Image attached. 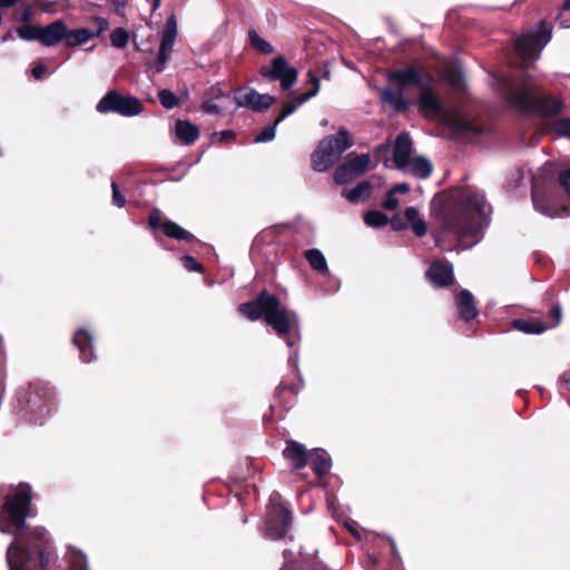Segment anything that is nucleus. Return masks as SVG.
Segmentation results:
<instances>
[{
    "instance_id": "obj_35",
    "label": "nucleus",
    "mask_w": 570,
    "mask_h": 570,
    "mask_svg": "<svg viewBox=\"0 0 570 570\" xmlns=\"http://www.w3.org/2000/svg\"><path fill=\"white\" fill-rule=\"evenodd\" d=\"M249 39L252 46L262 53L269 55L274 51L272 45L266 40L262 39L255 30L249 31Z\"/></svg>"
},
{
    "instance_id": "obj_59",
    "label": "nucleus",
    "mask_w": 570,
    "mask_h": 570,
    "mask_svg": "<svg viewBox=\"0 0 570 570\" xmlns=\"http://www.w3.org/2000/svg\"><path fill=\"white\" fill-rule=\"evenodd\" d=\"M32 17V11L29 7H26L23 12H22V16H21V20L23 21H29Z\"/></svg>"
},
{
    "instance_id": "obj_54",
    "label": "nucleus",
    "mask_w": 570,
    "mask_h": 570,
    "mask_svg": "<svg viewBox=\"0 0 570 570\" xmlns=\"http://www.w3.org/2000/svg\"><path fill=\"white\" fill-rule=\"evenodd\" d=\"M390 151V144H381L374 148V156L380 157L381 155H386Z\"/></svg>"
},
{
    "instance_id": "obj_62",
    "label": "nucleus",
    "mask_w": 570,
    "mask_h": 570,
    "mask_svg": "<svg viewBox=\"0 0 570 570\" xmlns=\"http://www.w3.org/2000/svg\"><path fill=\"white\" fill-rule=\"evenodd\" d=\"M346 527H347L348 531H350L354 537L360 538V534H358V532H357L356 528H355L353 524H351V523H346Z\"/></svg>"
},
{
    "instance_id": "obj_49",
    "label": "nucleus",
    "mask_w": 570,
    "mask_h": 570,
    "mask_svg": "<svg viewBox=\"0 0 570 570\" xmlns=\"http://www.w3.org/2000/svg\"><path fill=\"white\" fill-rule=\"evenodd\" d=\"M560 185L566 189V191L570 195V168L562 170L559 174Z\"/></svg>"
},
{
    "instance_id": "obj_27",
    "label": "nucleus",
    "mask_w": 570,
    "mask_h": 570,
    "mask_svg": "<svg viewBox=\"0 0 570 570\" xmlns=\"http://www.w3.org/2000/svg\"><path fill=\"white\" fill-rule=\"evenodd\" d=\"M532 202L534 208L548 217L560 215L559 212L551 206L550 202H546V199L540 195L537 184H533L532 186Z\"/></svg>"
},
{
    "instance_id": "obj_9",
    "label": "nucleus",
    "mask_w": 570,
    "mask_h": 570,
    "mask_svg": "<svg viewBox=\"0 0 570 570\" xmlns=\"http://www.w3.org/2000/svg\"><path fill=\"white\" fill-rule=\"evenodd\" d=\"M292 525V513L282 501L278 493L274 492L269 498L266 519V533L273 540L283 539Z\"/></svg>"
},
{
    "instance_id": "obj_53",
    "label": "nucleus",
    "mask_w": 570,
    "mask_h": 570,
    "mask_svg": "<svg viewBox=\"0 0 570 570\" xmlns=\"http://www.w3.org/2000/svg\"><path fill=\"white\" fill-rule=\"evenodd\" d=\"M558 22L561 28H570V11L563 13V10L561 9L558 16Z\"/></svg>"
},
{
    "instance_id": "obj_45",
    "label": "nucleus",
    "mask_w": 570,
    "mask_h": 570,
    "mask_svg": "<svg viewBox=\"0 0 570 570\" xmlns=\"http://www.w3.org/2000/svg\"><path fill=\"white\" fill-rule=\"evenodd\" d=\"M111 187H112V204L119 208L124 207V205L126 203L125 197L119 191L118 186L115 181L111 183Z\"/></svg>"
},
{
    "instance_id": "obj_6",
    "label": "nucleus",
    "mask_w": 570,
    "mask_h": 570,
    "mask_svg": "<svg viewBox=\"0 0 570 570\" xmlns=\"http://www.w3.org/2000/svg\"><path fill=\"white\" fill-rule=\"evenodd\" d=\"M31 488L28 484H20L14 493L8 497L0 510V531L9 533L10 528L20 530L24 527L31 503Z\"/></svg>"
},
{
    "instance_id": "obj_18",
    "label": "nucleus",
    "mask_w": 570,
    "mask_h": 570,
    "mask_svg": "<svg viewBox=\"0 0 570 570\" xmlns=\"http://www.w3.org/2000/svg\"><path fill=\"white\" fill-rule=\"evenodd\" d=\"M283 455L295 470L303 469L308 461V453L305 446L293 440L286 442Z\"/></svg>"
},
{
    "instance_id": "obj_22",
    "label": "nucleus",
    "mask_w": 570,
    "mask_h": 570,
    "mask_svg": "<svg viewBox=\"0 0 570 570\" xmlns=\"http://www.w3.org/2000/svg\"><path fill=\"white\" fill-rule=\"evenodd\" d=\"M176 137L183 145H191L199 137V129L188 120H177L175 124Z\"/></svg>"
},
{
    "instance_id": "obj_33",
    "label": "nucleus",
    "mask_w": 570,
    "mask_h": 570,
    "mask_svg": "<svg viewBox=\"0 0 570 570\" xmlns=\"http://www.w3.org/2000/svg\"><path fill=\"white\" fill-rule=\"evenodd\" d=\"M18 36L26 41L37 40L40 42L41 26L23 24L17 29Z\"/></svg>"
},
{
    "instance_id": "obj_31",
    "label": "nucleus",
    "mask_w": 570,
    "mask_h": 570,
    "mask_svg": "<svg viewBox=\"0 0 570 570\" xmlns=\"http://www.w3.org/2000/svg\"><path fill=\"white\" fill-rule=\"evenodd\" d=\"M305 257L308 261L309 265L316 272H327V264L323 253L320 249L313 248L305 252Z\"/></svg>"
},
{
    "instance_id": "obj_10",
    "label": "nucleus",
    "mask_w": 570,
    "mask_h": 570,
    "mask_svg": "<svg viewBox=\"0 0 570 570\" xmlns=\"http://www.w3.org/2000/svg\"><path fill=\"white\" fill-rule=\"evenodd\" d=\"M100 114L116 112L122 117H134L142 112L140 100L132 96H124L117 90H109L97 104Z\"/></svg>"
},
{
    "instance_id": "obj_40",
    "label": "nucleus",
    "mask_w": 570,
    "mask_h": 570,
    "mask_svg": "<svg viewBox=\"0 0 570 570\" xmlns=\"http://www.w3.org/2000/svg\"><path fill=\"white\" fill-rule=\"evenodd\" d=\"M229 107L228 104L226 102H223L222 104H218L216 102V100L214 99H207L206 101L203 102L202 105V109L207 112V114H212V115H219L222 114L225 109H227Z\"/></svg>"
},
{
    "instance_id": "obj_24",
    "label": "nucleus",
    "mask_w": 570,
    "mask_h": 570,
    "mask_svg": "<svg viewBox=\"0 0 570 570\" xmlns=\"http://www.w3.org/2000/svg\"><path fill=\"white\" fill-rule=\"evenodd\" d=\"M309 464L313 471L318 475H325L332 466L328 453L322 449H315L308 454Z\"/></svg>"
},
{
    "instance_id": "obj_38",
    "label": "nucleus",
    "mask_w": 570,
    "mask_h": 570,
    "mask_svg": "<svg viewBox=\"0 0 570 570\" xmlns=\"http://www.w3.org/2000/svg\"><path fill=\"white\" fill-rule=\"evenodd\" d=\"M128 40L129 33L124 28H116L110 35L111 45L118 49L125 48Z\"/></svg>"
},
{
    "instance_id": "obj_8",
    "label": "nucleus",
    "mask_w": 570,
    "mask_h": 570,
    "mask_svg": "<svg viewBox=\"0 0 570 570\" xmlns=\"http://www.w3.org/2000/svg\"><path fill=\"white\" fill-rule=\"evenodd\" d=\"M552 28L544 21L538 29L521 35L515 42V49L524 63L539 59L541 51L551 40Z\"/></svg>"
},
{
    "instance_id": "obj_55",
    "label": "nucleus",
    "mask_w": 570,
    "mask_h": 570,
    "mask_svg": "<svg viewBox=\"0 0 570 570\" xmlns=\"http://www.w3.org/2000/svg\"><path fill=\"white\" fill-rule=\"evenodd\" d=\"M391 190L394 194H396V193L406 194L410 191V185L406 183L396 184Z\"/></svg>"
},
{
    "instance_id": "obj_60",
    "label": "nucleus",
    "mask_w": 570,
    "mask_h": 570,
    "mask_svg": "<svg viewBox=\"0 0 570 570\" xmlns=\"http://www.w3.org/2000/svg\"><path fill=\"white\" fill-rule=\"evenodd\" d=\"M19 0H0V7L10 8L13 7Z\"/></svg>"
},
{
    "instance_id": "obj_19",
    "label": "nucleus",
    "mask_w": 570,
    "mask_h": 570,
    "mask_svg": "<svg viewBox=\"0 0 570 570\" xmlns=\"http://www.w3.org/2000/svg\"><path fill=\"white\" fill-rule=\"evenodd\" d=\"M432 164L429 159L424 157H414L411 158L405 165L399 170L404 175H412L420 179L428 178L432 173Z\"/></svg>"
},
{
    "instance_id": "obj_28",
    "label": "nucleus",
    "mask_w": 570,
    "mask_h": 570,
    "mask_svg": "<svg viewBox=\"0 0 570 570\" xmlns=\"http://www.w3.org/2000/svg\"><path fill=\"white\" fill-rule=\"evenodd\" d=\"M370 163L371 157L368 154H350L347 161H345V164L350 167L351 170L354 171V174H356V176L364 174L368 169Z\"/></svg>"
},
{
    "instance_id": "obj_20",
    "label": "nucleus",
    "mask_w": 570,
    "mask_h": 570,
    "mask_svg": "<svg viewBox=\"0 0 570 570\" xmlns=\"http://www.w3.org/2000/svg\"><path fill=\"white\" fill-rule=\"evenodd\" d=\"M455 304L464 321H472L478 316L475 301L470 291L461 289L456 295Z\"/></svg>"
},
{
    "instance_id": "obj_25",
    "label": "nucleus",
    "mask_w": 570,
    "mask_h": 570,
    "mask_svg": "<svg viewBox=\"0 0 570 570\" xmlns=\"http://www.w3.org/2000/svg\"><path fill=\"white\" fill-rule=\"evenodd\" d=\"M372 188V184L368 180H363L353 188L344 189L342 196L350 203L357 204L370 198Z\"/></svg>"
},
{
    "instance_id": "obj_46",
    "label": "nucleus",
    "mask_w": 570,
    "mask_h": 570,
    "mask_svg": "<svg viewBox=\"0 0 570 570\" xmlns=\"http://www.w3.org/2000/svg\"><path fill=\"white\" fill-rule=\"evenodd\" d=\"M410 225L412 227L413 233L417 237L424 236L428 232V226H426L425 222L421 218L419 220L411 223Z\"/></svg>"
},
{
    "instance_id": "obj_63",
    "label": "nucleus",
    "mask_w": 570,
    "mask_h": 570,
    "mask_svg": "<svg viewBox=\"0 0 570 570\" xmlns=\"http://www.w3.org/2000/svg\"><path fill=\"white\" fill-rule=\"evenodd\" d=\"M561 8L563 10V13L570 12V0H564Z\"/></svg>"
},
{
    "instance_id": "obj_37",
    "label": "nucleus",
    "mask_w": 570,
    "mask_h": 570,
    "mask_svg": "<svg viewBox=\"0 0 570 570\" xmlns=\"http://www.w3.org/2000/svg\"><path fill=\"white\" fill-rule=\"evenodd\" d=\"M158 99L161 106L166 109H173L179 105L177 96L168 89H161L158 92Z\"/></svg>"
},
{
    "instance_id": "obj_34",
    "label": "nucleus",
    "mask_w": 570,
    "mask_h": 570,
    "mask_svg": "<svg viewBox=\"0 0 570 570\" xmlns=\"http://www.w3.org/2000/svg\"><path fill=\"white\" fill-rule=\"evenodd\" d=\"M364 222L370 227H382L387 224L389 219L382 212L371 210L365 214Z\"/></svg>"
},
{
    "instance_id": "obj_3",
    "label": "nucleus",
    "mask_w": 570,
    "mask_h": 570,
    "mask_svg": "<svg viewBox=\"0 0 570 570\" xmlns=\"http://www.w3.org/2000/svg\"><path fill=\"white\" fill-rule=\"evenodd\" d=\"M7 561L10 570H50L57 554L48 532L37 528L26 538H14L7 550Z\"/></svg>"
},
{
    "instance_id": "obj_50",
    "label": "nucleus",
    "mask_w": 570,
    "mask_h": 570,
    "mask_svg": "<svg viewBox=\"0 0 570 570\" xmlns=\"http://www.w3.org/2000/svg\"><path fill=\"white\" fill-rule=\"evenodd\" d=\"M391 226L394 230H403L407 227V223L400 215H395L391 219Z\"/></svg>"
},
{
    "instance_id": "obj_5",
    "label": "nucleus",
    "mask_w": 570,
    "mask_h": 570,
    "mask_svg": "<svg viewBox=\"0 0 570 570\" xmlns=\"http://www.w3.org/2000/svg\"><path fill=\"white\" fill-rule=\"evenodd\" d=\"M508 100L518 110L541 118L554 117L561 114L564 108L563 100L542 90L537 81L531 78H527L523 83L510 88Z\"/></svg>"
},
{
    "instance_id": "obj_41",
    "label": "nucleus",
    "mask_w": 570,
    "mask_h": 570,
    "mask_svg": "<svg viewBox=\"0 0 570 570\" xmlns=\"http://www.w3.org/2000/svg\"><path fill=\"white\" fill-rule=\"evenodd\" d=\"M277 125L276 124V120L274 121V124L272 125H268L266 126L255 138H254V142L255 144H259V142H267V141H272L274 138H275V135H276V128H277Z\"/></svg>"
},
{
    "instance_id": "obj_30",
    "label": "nucleus",
    "mask_w": 570,
    "mask_h": 570,
    "mask_svg": "<svg viewBox=\"0 0 570 570\" xmlns=\"http://www.w3.org/2000/svg\"><path fill=\"white\" fill-rule=\"evenodd\" d=\"M68 570H89L87 557L76 548H69L67 552Z\"/></svg>"
},
{
    "instance_id": "obj_39",
    "label": "nucleus",
    "mask_w": 570,
    "mask_h": 570,
    "mask_svg": "<svg viewBox=\"0 0 570 570\" xmlns=\"http://www.w3.org/2000/svg\"><path fill=\"white\" fill-rule=\"evenodd\" d=\"M550 128L557 135L570 138V118L554 120Z\"/></svg>"
},
{
    "instance_id": "obj_32",
    "label": "nucleus",
    "mask_w": 570,
    "mask_h": 570,
    "mask_svg": "<svg viewBox=\"0 0 570 570\" xmlns=\"http://www.w3.org/2000/svg\"><path fill=\"white\" fill-rule=\"evenodd\" d=\"M513 325L517 330L528 334H540L547 330V326L538 322L515 320Z\"/></svg>"
},
{
    "instance_id": "obj_7",
    "label": "nucleus",
    "mask_w": 570,
    "mask_h": 570,
    "mask_svg": "<svg viewBox=\"0 0 570 570\" xmlns=\"http://www.w3.org/2000/svg\"><path fill=\"white\" fill-rule=\"evenodd\" d=\"M353 145L346 129H340L336 135H331L321 140L317 149L312 155V167L322 173L334 165L342 154Z\"/></svg>"
},
{
    "instance_id": "obj_11",
    "label": "nucleus",
    "mask_w": 570,
    "mask_h": 570,
    "mask_svg": "<svg viewBox=\"0 0 570 570\" xmlns=\"http://www.w3.org/2000/svg\"><path fill=\"white\" fill-rule=\"evenodd\" d=\"M259 73L264 78L278 80L283 90H291L298 77L297 69L289 66L283 56L274 58L269 66H263Z\"/></svg>"
},
{
    "instance_id": "obj_61",
    "label": "nucleus",
    "mask_w": 570,
    "mask_h": 570,
    "mask_svg": "<svg viewBox=\"0 0 570 570\" xmlns=\"http://www.w3.org/2000/svg\"><path fill=\"white\" fill-rule=\"evenodd\" d=\"M561 381L564 383L567 387L570 386V372H566L561 376Z\"/></svg>"
},
{
    "instance_id": "obj_23",
    "label": "nucleus",
    "mask_w": 570,
    "mask_h": 570,
    "mask_svg": "<svg viewBox=\"0 0 570 570\" xmlns=\"http://www.w3.org/2000/svg\"><path fill=\"white\" fill-rule=\"evenodd\" d=\"M442 79L453 90L461 91L464 88L463 72L459 66L453 62L444 65L442 70Z\"/></svg>"
},
{
    "instance_id": "obj_56",
    "label": "nucleus",
    "mask_w": 570,
    "mask_h": 570,
    "mask_svg": "<svg viewBox=\"0 0 570 570\" xmlns=\"http://www.w3.org/2000/svg\"><path fill=\"white\" fill-rule=\"evenodd\" d=\"M149 225L151 228L157 229L160 226L159 213L155 212L149 217Z\"/></svg>"
},
{
    "instance_id": "obj_51",
    "label": "nucleus",
    "mask_w": 570,
    "mask_h": 570,
    "mask_svg": "<svg viewBox=\"0 0 570 570\" xmlns=\"http://www.w3.org/2000/svg\"><path fill=\"white\" fill-rule=\"evenodd\" d=\"M404 216L409 224L420 219L417 209L412 206L405 208Z\"/></svg>"
},
{
    "instance_id": "obj_36",
    "label": "nucleus",
    "mask_w": 570,
    "mask_h": 570,
    "mask_svg": "<svg viewBox=\"0 0 570 570\" xmlns=\"http://www.w3.org/2000/svg\"><path fill=\"white\" fill-rule=\"evenodd\" d=\"M354 177H356V174L345 163L338 166L334 173V180L338 185L347 184Z\"/></svg>"
},
{
    "instance_id": "obj_14",
    "label": "nucleus",
    "mask_w": 570,
    "mask_h": 570,
    "mask_svg": "<svg viewBox=\"0 0 570 570\" xmlns=\"http://www.w3.org/2000/svg\"><path fill=\"white\" fill-rule=\"evenodd\" d=\"M307 85H311L312 88L306 92L295 96L291 101L286 102L283 107L282 112L276 118V124L282 122L286 117L292 115L298 107L305 104L311 98L315 97L320 91V79L316 75L313 73L312 70L307 72Z\"/></svg>"
},
{
    "instance_id": "obj_2",
    "label": "nucleus",
    "mask_w": 570,
    "mask_h": 570,
    "mask_svg": "<svg viewBox=\"0 0 570 570\" xmlns=\"http://www.w3.org/2000/svg\"><path fill=\"white\" fill-rule=\"evenodd\" d=\"M491 213V205L482 191L466 189L460 203L443 208L438 214V219L442 233L455 237L460 248L466 249L483 238V232L490 225Z\"/></svg>"
},
{
    "instance_id": "obj_17",
    "label": "nucleus",
    "mask_w": 570,
    "mask_h": 570,
    "mask_svg": "<svg viewBox=\"0 0 570 570\" xmlns=\"http://www.w3.org/2000/svg\"><path fill=\"white\" fill-rule=\"evenodd\" d=\"M67 36V26L62 20H56L46 27H41L40 42L46 47L59 43Z\"/></svg>"
},
{
    "instance_id": "obj_4",
    "label": "nucleus",
    "mask_w": 570,
    "mask_h": 570,
    "mask_svg": "<svg viewBox=\"0 0 570 570\" xmlns=\"http://www.w3.org/2000/svg\"><path fill=\"white\" fill-rule=\"evenodd\" d=\"M238 311L250 321L264 316L266 323L286 342L287 346L293 347L294 342L287 335L292 332L298 333V317L295 312L284 307L275 295L264 291L255 301L239 304Z\"/></svg>"
},
{
    "instance_id": "obj_13",
    "label": "nucleus",
    "mask_w": 570,
    "mask_h": 570,
    "mask_svg": "<svg viewBox=\"0 0 570 570\" xmlns=\"http://www.w3.org/2000/svg\"><path fill=\"white\" fill-rule=\"evenodd\" d=\"M177 37V20L175 14H170L167 18L165 29L163 31L159 52L157 57V66L156 71L160 72L164 69V66L168 59V56L173 49Z\"/></svg>"
},
{
    "instance_id": "obj_48",
    "label": "nucleus",
    "mask_w": 570,
    "mask_h": 570,
    "mask_svg": "<svg viewBox=\"0 0 570 570\" xmlns=\"http://www.w3.org/2000/svg\"><path fill=\"white\" fill-rule=\"evenodd\" d=\"M399 205V199L396 198L395 194L390 190L385 202L383 203V207L387 210H394Z\"/></svg>"
},
{
    "instance_id": "obj_15",
    "label": "nucleus",
    "mask_w": 570,
    "mask_h": 570,
    "mask_svg": "<svg viewBox=\"0 0 570 570\" xmlns=\"http://www.w3.org/2000/svg\"><path fill=\"white\" fill-rule=\"evenodd\" d=\"M428 279L438 287H445L453 283V266L451 263L435 261L426 271Z\"/></svg>"
},
{
    "instance_id": "obj_29",
    "label": "nucleus",
    "mask_w": 570,
    "mask_h": 570,
    "mask_svg": "<svg viewBox=\"0 0 570 570\" xmlns=\"http://www.w3.org/2000/svg\"><path fill=\"white\" fill-rule=\"evenodd\" d=\"M163 230L166 236L178 240L191 242L195 239V236L191 233L184 229L174 222H166L163 225Z\"/></svg>"
},
{
    "instance_id": "obj_1",
    "label": "nucleus",
    "mask_w": 570,
    "mask_h": 570,
    "mask_svg": "<svg viewBox=\"0 0 570 570\" xmlns=\"http://www.w3.org/2000/svg\"><path fill=\"white\" fill-rule=\"evenodd\" d=\"M393 88L381 90V99L395 110H405L409 106L403 90L407 87H417L420 96L417 104L420 109L429 118L436 119L455 134L473 132L474 128L468 117L455 106L443 107L432 89L433 79L428 72H422L414 67L396 69L387 75Z\"/></svg>"
},
{
    "instance_id": "obj_12",
    "label": "nucleus",
    "mask_w": 570,
    "mask_h": 570,
    "mask_svg": "<svg viewBox=\"0 0 570 570\" xmlns=\"http://www.w3.org/2000/svg\"><path fill=\"white\" fill-rule=\"evenodd\" d=\"M236 108H249L254 111H264L268 109L275 98L268 94H259L252 88H240L234 96Z\"/></svg>"
},
{
    "instance_id": "obj_21",
    "label": "nucleus",
    "mask_w": 570,
    "mask_h": 570,
    "mask_svg": "<svg viewBox=\"0 0 570 570\" xmlns=\"http://www.w3.org/2000/svg\"><path fill=\"white\" fill-rule=\"evenodd\" d=\"M72 342L78 347L82 362L89 363L96 358L92 347L94 337L86 330H78L73 335Z\"/></svg>"
},
{
    "instance_id": "obj_64",
    "label": "nucleus",
    "mask_w": 570,
    "mask_h": 570,
    "mask_svg": "<svg viewBox=\"0 0 570 570\" xmlns=\"http://www.w3.org/2000/svg\"><path fill=\"white\" fill-rule=\"evenodd\" d=\"M435 243L436 245L442 249V250H451V248H446L443 244H442V240L440 237H436L435 238Z\"/></svg>"
},
{
    "instance_id": "obj_47",
    "label": "nucleus",
    "mask_w": 570,
    "mask_h": 570,
    "mask_svg": "<svg viewBox=\"0 0 570 570\" xmlns=\"http://www.w3.org/2000/svg\"><path fill=\"white\" fill-rule=\"evenodd\" d=\"M236 136L235 131L233 130H222L213 134V140L214 141H225L234 139Z\"/></svg>"
},
{
    "instance_id": "obj_43",
    "label": "nucleus",
    "mask_w": 570,
    "mask_h": 570,
    "mask_svg": "<svg viewBox=\"0 0 570 570\" xmlns=\"http://www.w3.org/2000/svg\"><path fill=\"white\" fill-rule=\"evenodd\" d=\"M181 261H183L184 267L188 272H202L203 271L202 265L191 256H188V255L183 256Z\"/></svg>"
},
{
    "instance_id": "obj_42",
    "label": "nucleus",
    "mask_w": 570,
    "mask_h": 570,
    "mask_svg": "<svg viewBox=\"0 0 570 570\" xmlns=\"http://www.w3.org/2000/svg\"><path fill=\"white\" fill-rule=\"evenodd\" d=\"M287 337L294 342V345L292 348V352L289 354V357H288V363L295 367L298 366V351L297 350H294L295 345L299 342L301 340V334L299 332L296 333V332H292L287 335Z\"/></svg>"
},
{
    "instance_id": "obj_52",
    "label": "nucleus",
    "mask_w": 570,
    "mask_h": 570,
    "mask_svg": "<svg viewBox=\"0 0 570 570\" xmlns=\"http://www.w3.org/2000/svg\"><path fill=\"white\" fill-rule=\"evenodd\" d=\"M47 72V67L42 62H38L32 69L31 75L36 80H40Z\"/></svg>"
},
{
    "instance_id": "obj_58",
    "label": "nucleus",
    "mask_w": 570,
    "mask_h": 570,
    "mask_svg": "<svg viewBox=\"0 0 570 570\" xmlns=\"http://www.w3.org/2000/svg\"><path fill=\"white\" fill-rule=\"evenodd\" d=\"M322 77L324 79H330L331 77V68H330V65L326 62L323 65L322 67Z\"/></svg>"
},
{
    "instance_id": "obj_16",
    "label": "nucleus",
    "mask_w": 570,
    "mask_h": 570,
    "mask_svg": "<svg viewBox=\"0 0 570 570\" xmlns=\"http://www.w3.org/2000/svg\"><path fill=\"white\" fill-rule=\"evenodd\" d=\"M412 139L407 132H401L393 146V165L396 169L402 168L412 157Z\"/></svg>"
},
{
    "instance_id": "obj_57",
    "label": "nucleus",
    "mask_w": 570,
    "mask_h": 570,
    "mask_svg": "<svg viewBox=\"0 0 570 570\" xmlns=\"http://www.w3.org/2000/svg\"><path fill=\"white\" fill-rule=\"evenodd\" d=\"M552 315L554 317V323L551 325V326H554V325H558L561 321V308L559 305H556L553 308H552Z\"/></svg>"
},
{
    "instance_id": "obj_44",
    "label": "nucleus",
    "mask_w": 570,
    "mask_h": 570,
    "mask_svg": "<svg viewBox=\"0 0 570 570\" xmlns=\"http://www.w3.org/2000/svg\"><path fill=\"white\" fill-rule=\"evenodd\" d=\"M209 99L222 100L223 102L229 104L230 97L222 91L219 87H212L209 90Z\"/></svg>"
},
{
    "instance_id": "obj_26",
    "label": "nucleus",
    "mask_w": 570,
    "mask_h": 570,
    "mask_svg": "<svg viewBox=\"0 0 570 570\" xmlns=\"http://www.w3.org/2000/svg\"><path fill=\"white\" fill-rule=\"evenodd\" d=\"M95 36H96V33L89 31L86 28H79V29H72V30L67 29V36H65V43L67 47H77V46L88 42Z\"/></svg>"
}]
</instances>
